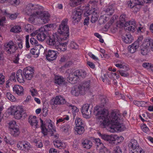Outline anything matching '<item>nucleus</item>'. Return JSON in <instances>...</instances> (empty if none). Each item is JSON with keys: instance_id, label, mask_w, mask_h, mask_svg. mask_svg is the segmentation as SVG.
<instances>
[{"instance_id": "obj_32", "label": "nucleus", "mask_w": 153, "mask_h": 153, "mask_svg": "<svg viewBox=\"0 0 153 153\" xmlns=\"http://www.w3.org/2000/svg\"><path fill=\"white\" fill-rule=\"evenodd\" d=\"M78 79H81L85 77L87 75L85 71L83 70H77Z\"/></svg>"}, {"instance_id": "obj_21", "label": "nucleus", "mask_w": 153, "mask_h": 153, "mask_svg": "<svg viewBox=\"0 0 153 153\" xmlns=\"http://www.w3.org/2000/svg\"><path fill=\"white\" fill-rule=\"evenodd\" d=\"M126 25L128 26V30L134 32L136 27V23L134 20H131L128 22L125 23Z\"/></svg>"}, {"instance_id": "obj_8", "label": "nucleus", "mask_w": 153, "mask_h": 153, "mask_svg": "<svg viewBox=\"0 0 153 153\" xmlns=\"http://www.w3.org/2000/svg\"><path fill=\"white\" fill-rule=\"evenodd\" d=\"M33 68L28 66L23 70V74L27 80H31L33 76L34 73Z\"/></svg>"}, {"instance_id": "obj_62", "label": "nucleus", "mask_w": 153, "mask_h": 153, "mask_svg": "<svg viewBox=\"0 0 153 153\" xmlns=\"http://www.w3.org/2000/svg\"><path fill=\"white\" fill-rule=\"evenodd\" d=\"M109 136V135L104 134L101 135V137L102 139L106 141H108Z\"/></svg>"}, {"instance_id": "obj_20", "label": "nucleus", "mask_w": 153, "mask_h": 153, "mask_svg": "<svg viewBox=\"0 0 153 153\" xmlns=\"http://www.w3.org/2000/svg\"><path fill=\"white\" fill-rule=\"evenodd\" d=\"M16 79L19 83L25 82V78L21 70L19 69L18 70L16 73Z\"/></svg>"}, {"instance_id": "obj_63", "label": "nucleus", "mask_w": 153, "mask_h": 153, "mask_svg": "<svg viewBox=\"0 0 153 153\" xmlns=\"http://www.w3.org/2000/svg\"><path fill=\"white\" fill-rule=\"evenodd\" d=\"M32 25L30 24H27L25 26V29L27 32H29L32 30Z\"/></svg>"}, {"instance_id": "obj_38", "label": "nucleus", "mask_w": 153, "mask_h": 153, "mask_svg": "<svg viewBox=\"0 0 153 153\" xmlns=\"http://www.w3.org/2000/svg\"><path fill=\"white\" fill-rule=\"evenodd\" d=\"M4 14L7 17H9L11 20H14L16 19L18 16L16 13L10 15V14L7 12L6 10L4 11L3 12Z\"/></svg>"}, {"instance_id": "obj_27", "label": "nucleus", "mask_w": 153, "mask_h": 153, "mask_svg": "<svg viewBox=\"0 0 153 153\" xmlns=\"http://www.w3.org/2000/svg\"><path fill=\"white\" fill-rule=\"evenodd\" d=\"M141 0H130L128 4V6L130 8L134 7L135 6L141 4Z\"/></svg>"}, {"instance_id": "obj_39", "label": "nucleus", "mask_w": 153, "mask_h": 153, "mask_svg": "<svg viewBox=\"0 0 153 153\" xmlns=\"http://www.w3.org/2000/svg\"><path fill=\"white\" fill-rule=\"evenodd\" d=\"M8 2L11 4H18L19 3V0H0V2L2 3Z\"/></svg>"}, {"instance_id": "obj_25", "label": "nucleus", "mask_w": 153, "mask_h": 153, "mask_svg": "<svg viewBox=\"0 0 153 153\" xmlns=\"http://www.w3.org/2000/svg\"><path fill=\"white\" fill-rule=\"evenodd\" d=\"M123 40L126 43H131L133 39L132 36L130 34H126L122 37Z\"/></svg>"}, {"instance_id": "obj_51", "label": "nucleus", "mask_w": 153, "mask_h": 153, "mask_svg": "<svg viewBox=\"0 0 153 153\" xmlns=\"http://www.w3.org/2000/svg\"><path fill=\"white\" fill-rule=\"evenodd\" d=\"M9 130L14 128H17L16 127V123L14 121H11L9 123Z\"/></svg>"}, {"instance_id": "obj_46", "label": "nucleus", "mask_w": 153, "mask_h": 153, "mask_svg": "<svg viewBox=\"0 0 153 153\" xmlns=\"http://www.w3.org/2000/svg\"><path fill=\"white\" fill-rule=\"evenodd\" d=\"M30 42L31 44L35 46L41 45L39 44L37 41L33 37H32L30 39Z\"/></svg>"}, {"instance_id": "obj_18", "label": "nucleus", "mask_w": 153, "mask_h": 153, "mask_svg": "<svg viewBox=\"0 0 153 153\" xmlns=\"http://www.w3.org/2000/svg\"><path fill=\"white\" fill-rule=\"evenodd\" d=\"M28 121L33 128L36 129L38 127V122L36 116H30L28 119Z\"/></svg>"}, {"instance_id": "obj_31", "label": "nucleus", "mask_w": 153, "mask_h": 153, "mask_svg": "<svg viewBox=\"0 0 153 153\" xmlns=\"http://www.w3.org/2000/svg\"><path fill=\"white\" fill-rule=\"evenodd\" d=\"M104 11L108 15H112L114 11L113 5H109L105 9Z\"/></svg>"}, {"instance_id": "obj_15", "label": "nucleus", "mask_w": 153, "mask_h": 153, "mask_svg": "<svg viewBox=\"0 0 153 153\" xmlns=\"http://www.w3.org/2000/svg\"><path fill=\"white\" fill-rule=\"evenodd\" d=\"M44 47L41 45L35 46L30 49V52L34 57H38L40 53V51L44 50Z\"/></svg>"}, {"instance_id": "obj_34", "label": "nucleus", "mask_w": 153, "mask_h": 153, "mask_svg": "<svg viewBox=\"0 0 153 153\" xmlns=\"http://www.w3.org/2000/svg\"><path fill=\"white\" fill-rule=\"evenodd\" d=\"M83 146L87 149H89L92 146L91 141L88 140H85L82 143Z\"/></svg>"}, {"instance_id": "obj_16", "label": "nucleus", "mask_w": 153, "mask_h": 153, "mask_svg": "<svg viewBox=\"0 0 153 153\" xmlns=\"http://www.w3.org/2000/svg\"><path fill=\"white\" fill-rule=\"evenodd\" d=\"M58 53V52L56 51L49 50L46 56V59L49 61H53L56 59Z\"/></svg>"}, {"instance_id": "obj_44", "label": "nucleus", "mask_w": 153, "mask_h": 153, "mask_svg": "<svg viewBox=\"0 0 153 153\" xmlns=\"http://www.w3.org/2000/svg\"><path fill=\"white\" fill-rule=\"evenodd\" d=\"M6 96L7 98L10 101L13 102L16 100L15 97L10 92H7L6 94Z\"/></svg>"}, {"instance_id": "obj_57", "label": "nucleus", "mask_w": 153, "mask_h": 153, "mask_svg": "<svg viewBox=\"0 0 153 153\" xmlns=\"http://www.w3.org/2000/svg\"><path fill=\"white\" fill-rule=\"evenodd\" d=\"M34 143L35 146L38 148H41L43 146L42 143L39 141H35Z\"/></svg>"}, {"instance_id": "obj_56", "label": "nucleus", "mask_w": 153, "mask_h": 153, "mask_svg": "<svg viewBox=\"0 0 153 153\" xmlns=\"http://www.w3.org/2000/svg\"><path fill=\"white\" fill-rule=\"evenodd\" d=\"M5 82V76L2 73H0V84H2Z\"/></svg>"}, {"instance_id": "obj_50", "label": "nucleus", "mask_w": 153, "mask_h": 153, "mask_svg": "<svg viewBox=\"0 0 153 153\" xmlns=\"http://www.w3.org/2000/svg\"><path fill=\"white\" fill-rule=\"evenodd\" d=\"M23 146L26 150H28L30 148V144L27 142H24L23 143Z\"/></svg>"}, {"instance_id": "obj_11", "label": "nucleus", "mask_w": 153, "mask_h": 153, "mask_svg": "<svg viewBox=\"0 0 153 153\" xmlns=\"http://www.w3.org/2000/svg\"><path fill=\"white\" fill-rule=\"evenodd\" d=\"M66 102L65 98L61 96H56L51 100V103L53 105H59L64 104Z\"/></svg>"}, {"instance_id": "obj_24", "label": "nucleus", "mask_w": 153, "mask_h": 153, "mask_svg": "<svg viewBox=\"0 0 153 153\" xmlns=\"http://www.w3.org/2000/svg\"><path fill=\"white\" fill-rule=\"evenodd\" d=\"M65 79L60 76H56L55 77V83L58 85H63L65 83Z\"/></svg>"}, {"instance_id": "obj_58", "label": "nucleus", "mask_w": 153, "mask_h": 153, "mask_svg": "<svg viewBox=\"0 0 153 153\" xmlns=\"http://www.w3.org/2000/svg\"><path fill=\"white\" fill-rule=\"evenodd\" d=\"M108 141L109 143H111L115 141V134H111L109 136Z\"/></svg>"}, {"instance_id": "obj_49", "label": "nucleus", "mask_w": 153, "mask_h": 153, "mask_svg": "<svg viewBox=\"0 0 153 153\" xmlns=\"http://www.w3.org/2000/svg\"><path fill=\"white\" fill-rule=\"evenodd\" d=\"M99 153H111L110 151L105 146L102 148H100Z\"/></svg>"}, {"instance_id": "obj_53", "label": "nucleus", "mask_w": 153, "mask_h": 153, "mask_svg": "<svg viewBox=\"0 0 153 153\" xmlns=\"http://www.w3.org/2000/svg\"><path fill=\"white\" fill-rule=\"evenodd\" d=\"M124 137L122 136H118L116 135H115V141L117 140L119 142L122 141L124 140Z\"/></svg>"}, {"instance_id": "obj_35", "label": "nucleus", "mask_w": 153, "mask_h": 153, "mask_svg": "<svg viewBox=\"0 0 153 153\" xmlns=\"http://www.w3.org/2000/svg\"><path fill=\"white\" fill-rule=\"evenodd\" d=\"M40 120L42 132L44 135H46L48 131L46 128L45 124L44 123L43 121L41 119H40Z\"/></svg>"}, {"instance_id": "obj_40", "label": "nucleus", "mask_w": 153, "mask_h": 153, "mask_svg": "<svg viewBox=\"0 0 153 153\" xmlns=\"http://www.w3.org/2000/svg\"><path fill=\"white\" fill-rule=\"evenodd\" d=\"M53 24H48L44 26L43 27H42V30L46 31L47 32L48 31L50 30L51 29H52L53 27Z\"/></svg>"}, {"instance_id": "obj_30", "label": "nucleus", "mask_w": 153, "mask_h": 153, "mask_svg": "<svg viewBox=\"0 0 153 153\" xmlns=\"http://www.w3.org/2000/svg\"><path fill=\"white\" fill-rule=\"evenodd\" d=\"M74 129L76 134H81L83 133L85 131L84 127L81 126H76Z\"/></svg>"}, {"instance_id": "obj_29", "label": "nucleus", "mask_w": 153, "mask_h": 153, "mask_svg": "<svg viewBox=\"0 0 153 153\" xmlns=\"http://www.w3.org/2000/svg\"><path fill=\"white\" fill-rule=\"evenodd\" d=\"M53 143L55 147L59 148L60 149H63L65 147V144L59 140H57L54 141Z\"/></svg>"}, {"instance_id": "obj_52", "label": "nucleus", "mask_w": 153, "mask_h": 153, "mask_svg": "<svg viewBox=\"0 0 153 153\" xmlns=\"http://www.w3.org/2000/svg\"><path fill=\"white\" fill-rule=\"evenodd\" d=\"M75 123L76 126H80L82 125V120L79 117L76 119Z\"/></svg>"}, {"instance_id": "obj_2", "label": "nucleus", "mask_w": 153, "mask_h": 153, "mask_svg": "<svg viewBox=\"0 0 153 153\" xmlns=\"http://www.w3.org/2000/svg\"><path fill=\"white\" fill-rule=\"evenodd\" d=\"M68 19L67 18L64 19L59 26L57 32L63 37L61 38V40H65L69 37V28L67 25Z\"/></svg>"}, {"instance_id": "obj_28", "label": "nucleus", "mask_w": 153, "mask_h": 153, "mask_svg": "<svg viewBox=\"0 0 153 153\" xmlns=\"http://www.w3.org/2000/svg\"><path fill=\"white\" fill-rule=\"evenodd\" d=\"M60 128L63 132H67L71 131L72 128V126L71 124L67 123L62 126Z\"/></svg>"}, {"instance_id": "obj_41", "label": "nucleus", "mask_w": 153, "mask_h": 153, "mask_svg": "<svg viewBox=\"0 0 153 153\" xmlns=\"http://www.w3.org/2000/svg\"><path fill=\"white\" fill-rule=\"evenodd\" d=\"M95 144L97 146V147L100 148H102L105 146L104 144L101 142L100 140L98 138H96L95 139Z\"/></svg>"}, {"instance_id": "obj_64", "label": "nucleus", "mask_w": 153, "mask_h": 153, "mask_svg": "<svg viewBox=\"0 0 153 153\" xmlns=\"http://www.w3.org/2000/svg\"><path fill=\"white\" fill-rule=\"evenodd\" d=\"M15 73H13L10 77V80L13 81H16L15 77Z\"/></svg>"}, {"instance_id": "obj_26", "label": "nucleus", "mask_w": 153, "mask_h": 153, "mask_svg": "<svg viewBox=\"0 0 153 153\" xmlns=\"http://www.w3.org/2000/svg\"><path fill=\"white\" fill-rule=\"evenodd\" d=\"M68 42L61 43L59 42V44L57 45L55 48L59 51H64L66 50V46Z\"/></svg>"}, {"instance_id": "obj_61", "label": "nucleus", "mask_w": 153, "mask_h": 153, "mask_svg": "<svg viewBox=\"0 0 153 153\" xmlns=\"http://www.w3.org/2000/svg\"><path fill=\"white\" fill-rule=\"evenodd\" d=\"M119 72L120 74L123 76L126 77L129 75V74L123 71H119Z\"/></svg>"}, {"instance_id": "obj_12", "label": "nucleus", "mask_w": 153, "mask_h": 153, "mask_svg": "<svg viewBox=\"0 0 153 153\" xmlns=\"http://www.w3.org/2000/svg\"><path fill=\"white\" fill-rule=\"evenodd\" d=\"M26 12L27 15H30V18L32 20L35 19L34 17H36V16H32L33 14H35L36 12H38L37 10L35 11L33 8V5L31 4H28L26 8Z\"/></svg>"}, {"instance_id": "obj_4", "label": "nucleus", "mask_w": 153, "mask_h": 153, "mask_svg": "<svg viewBox=\"0 0 153 153\" xmlns=\"http://www.w3.org/2000/svg\"><path fill=\"white\" fill-rule=\"evenodd\" d=\"M34 15L36 16V17H37L40 19L41 22L44 24L48 23L50 20V15L47 12H36V13L33 14L32 16H34Z\"/></svg>"}, {"instance_id": "obj_5", "label": "nucleus", "mask_w": 153, "mask_h": 153, "mask_svg": "<svg viewBox=\"0 0 153 153\" xmlns=\"http://www.w3.org/2000/svg\"><path fill=\"white\" fill-rule=\"evenodd\" d=\"M24 111V109L22 106H13L12 108L11 114H13L16 119H19L22 116V113Z\"/></svg>"}, {"instance_id": "obj_19", "label": "nucleus", "mask_w": 153, "mask_h": 153, "mask_svg": "<svg viewBox=\"0 0 153 153\" xmlns=\"http://www.w3.org/2000/svg\"><path fill=\"white\" fill-rule=\"evenodd\" d=\"M47 32L46 31L42 30L41 27L39 29V32L36 36L37 39L40 41H43L45 39Z\"/></svg>"}, {"instance_id": "obj_7", "label": "nucleus", "mask_w": 153, "mask_h": 153, "mask_svg": "<svg viewBox=\"0 0 153 153\" xmlns=\"http://www.w3.org/2000/svg\"><path fill=\"white\" fill-rule=\"evenodd\" d=\"M83 10V9H77L73 12L71 17L74 24L77 23L79 21Z\"/></svg>"}, {"instance_id": "obj_54", "label": "nucleus", "mask_w": 153, "mask_h": 153, "mask_svg": "<svg viewBox=\"0 0 153 153\" xmlns=\"http://www.w3.org/2000/svg\"><path fill=\"white\" fill-rule=\"evenodd\" d=\"M122 152L120 147L119 146H116L114 147V153H122Z\"/></svg>"}, {"instance_id": "obj_23", "label": "nucleus", "mask_w": 153, "mask_h": 153, "mask_svg": "<svg viewBox=\"0 0 153 153\" xmlns=\"http://www.w3.org/2000/svg\"><path fill=\"white\" fill-rule=\"evenodd\" d=\"M151 42L149 40L143 45V47L141 48V53L143 55H146L148 49L151 46Z\"/></svg>"}, {"instance_id": "obj_60", "label": "nucleus", "mask_w": 153, "mask_h": 153, "mask_svg": "<svg viewBox=\"0 0 153 153\" xmlns=\"http://www.w3.org/2000/svg\"><path fill=\"white\" fill-rule=\"evenodd\" d=\"M108 99L106 98H103L101 100V103L103 106H104L106 104L108 103Z\"/></svg>"}, {"instance_id": "obj_37", "label": "nucleus", "mask_w": 153, "mask_h": 153, "mask_svg": "<svg viewBox=\"0 0 153 153\" xmlns=\"http://www.w3.org/2000/svg\"><path fill=\"white\" fill-rule=\"evenodd\" d=\"M133 103L138 107H146V102L144 101L134 100L133 101Z\"/></svg>"}, {"instance_id": "obj_6", "label": "nucleus", "mask_w": 153, "mask_h": 153, "mask_svg": "<svg viewBox=\"0 0 153 153\" xmlns=\"http://www.w3.org/2000/svg\"><path fill=\"white\" fill-rule=\"evenodd\" d=\"M4 47L7 52L10 54L14 53L18 49L16 45L12 41L6 43Z\"/></svg>"}, {"instance_id": "obj_36", "label": "nucleus", "mask_w": 153, "mask_h": 153, "mask_svg": "<svg viewBox=\"0 0 153 153\" xmlns=\"http://www.w3.org/2000/svg\"><path fill=\"white\" fill-rule=\"evenodd\" d=\"M98 17V16L97 14V12L95 11H94L93 12L91 15V21L92 23H95L97 20Z\"/></svg>"}, {"instance_id": "obj_59", "label": "nucleus", "mask_w": 153, "mask_h": 153, "mask_svg": "<svg viewBox=\"0 0 153 153\" xmlns=\"http://www.w3.org/2000/svg\"><path fill=\"white\" fill-rule=\"evenodd\" d=\"M70 47L72 49H76L78 48V45L74 42L72 41L70 44Z\"/></svg>"}, {"instance_id": "obj_9", "label": "nucleus", "mask_w": 153, "mask_h": 153, "mask_svg": "<svg viewBox=\"0 0 153 153\" xmlns=\"http://www.w3.org/2000/svg\"><path fill=\"white\" fill-rule=\"evenodd\" d=\"M60 42L58 40L56 35L55 33L53 34L52 35L49 36L47 42V44L50 46H55V47L59 44Z\"/></svg>"}, {"instance_id": "obj_48", "label": "nucleus", "mask_w": 153, "mask_h": 153, "mask_svg": "<svg viewBox=\"0 0 153 153\" xmlns=\"http://www.w3.org/2000/svg\"><path fill=\"white\" fill-rule=\"evenodd\" d=\"M69 117L68 116L66 115L63 117L57 120L56 121V125L60 122H63L65 120H69Z\"/></svg>"}, {"instance_id": "obj_3", "label": "nucleus", "mask_w": 153, "mask_h": 153, "mask_svg": "<svg viewBox=\"0 0 153 153\" xmlns=\"http://www.w3.org/2000/svg\"><path fill=\"white\" fill-rule=\"evenodd\" d=\"M90 81H88L83 83L82 85H80L71 91V94L75 96H78L79 94L84 95L89 89Z\"/></svg>"}, {"instance_id": "obj_17", "label": "nucleus", "mask_w": 153, "mask_h": 153, "mask_svg": "<svg viewBox=\"0 0 153 153\" xmlns=\"http://www.w3.org/2000/svg\"><path fill=\"white\" fill-rule=\"evenodd\" d=\"M128 147L129 152L131 151H133L136 149V150L137 149L140 147L137 141L134 139H132L130 140L128 144Z\"/></svg>"}, {"instance_id": "obj_13", "label": "nucleus", "mask_w": 153, "mask_h": 153, "mask_svg": "<svg viewBox=\"0 0 153 153\" xmlns=\"http://www.w3.org/2000/svg\"><path fill=\"white\" fill-rule=\"evenodd\" d=\"M76 70L71 72L69 74L68 78V81L72 84L76 83L78 79Z\"/></svg>"}, {"instance_id": "obj_33", "label": "nucleus", "mask_w": 153, "mask_h": 153, "mask_svg": "<svg viewBox=\"0 0 153 153\" xmlns=\"http://www.w3.org/2000/svg\"><path fill=\"white\" fill-rule=\"evenodd\" d=\"M10 131L11 134L14 137L18 136L20 133L19 129L18 128H14L10 129Z\"/></svg>"}, {"instance_id": "obj_10", "label": "nucleus", "mask_w": 153, "mask_h": 153, "mask_svg": "<svg viewBox=\"0 0 153 153\" xmlns=\"http://www.w3.org/2000/svg\"><path fill=\"white\" fill-rule=\"evenodd\" d=\"M89 104H85L82 107L81 111L83 117L86 118H89L91 116V109H89Z\"/></svg>"}, {"instance_id": "obj_47", "label": "nucleus", "mask_w": 153, "mask_h": 153, "mask_svg": "<svg viewBox=\"0 0 153 153\" xmlns=\"http://www.w3.org/2000/svg\"><path fill=\"white\" fill-rule=\"evenodd\" d=\"M153 64L149 62H144L142 64V66L144 68L150 70L153 65Z\"/></svg>"}, {"instance_id": "obj_14", "label": "nucleus", "mask_w": 153, "mask_h": 153, "mask_svg": "<svg viewBox=\"0 0 153 153\" xmlns=\"http://www.w3.org/2000/svg\"><path fill=\"white\" fill-rule=\"evenodd\" d=\"M142 39V37H140L138 39L137 41L134 42V43L131 45L128 46V50L130 53H133L136 51L137 49L138 48L139 46V41H141Z\"/></svg>"}, {"instance_id": "obj_22", "label": "nucleus", "mask_w": 153, "mask_h": 153, "mask_svg": "<svg viewBox=\"0 0 153 153\" xmlns=\"http://www.w3.org/2000/svg\"><path fill=\"white\" fill-rule=\"evenodd\" d=\"M14 92L19 95H22L23 94L24 89L22 87L19 85H15L13 88Z\"/></svg>"}, {"instance_id": "obj_42", "label": "nucleus", "mask_w": 153, "mask_h": 153, "mask_svg": "<svg viewBox=\"0 0 153 153\" xmlns=\"http://www.w3.org/2000/svg\"><path fill=\"white\" fill-rule=\"evenodd\" d=\"M21 31V28L19 26H14L10 30L11 32L14 33H18L19 32Z\"/></svg>"}, {"instance_id": "obj_55", "label": "nucleus", "mask_w": 153, "mask_h": 153, "mask_svg": "<svg viewBox=\"0 0 153 153\" xmlns=\"http://www.w3.org/2000/svg\"><path fill=\"white\" fill-rule=\"evenodd\" d=\"M29 36L27 35L25 36V46L26 48L27 49L29 48L30 47L29 42Z\"/></svg>"}, {"instance_id": "obj_1", "label": "nucleus", "mask_w": 153, "mask_h": 153, "mask_svg": "<svg viewBox=\"0 0 153 153\" xmlns=\"http://www.w3.org/2000/svg\"><path fill=\"white\" fill-rule=\"evenodd\" d=\"M107 110L103 109L98 111L96 114L101 124L104 126H109L110 131L112 132L124 131L126 127L121 123V115L118 111H113L108 116Z\"/></svg>"}, {"instance_id": "obj_43", "label": "nucleus", "mask_w": 153, "mask_h": 153, "mask_svg": "<svg viewBox=\"0 0 153 153\" xmlns=\"http://www.w3.org/2000/svg\"><path fill=\"white\" fill-rule=\"evenodd\" d=\"M70 1L71 2V5L74 7L80 4L84 0H70Z\"/></svg>"}, {"instance_id": "obj_45", "label": "nucleus", "mask_w": 153, "mask_h": 153, "mask_svg": "<svg viewBox=\"0 0 153 153\" xmlns=\"http://www.w3.org/2000/svg\"><path fill=\"white\" fill-rule=\"evenodd\" d=\"M126 15L124 14L121 15L120 17V24L121 25H124L125 22Z\"/></svg>"}]
</instances>
